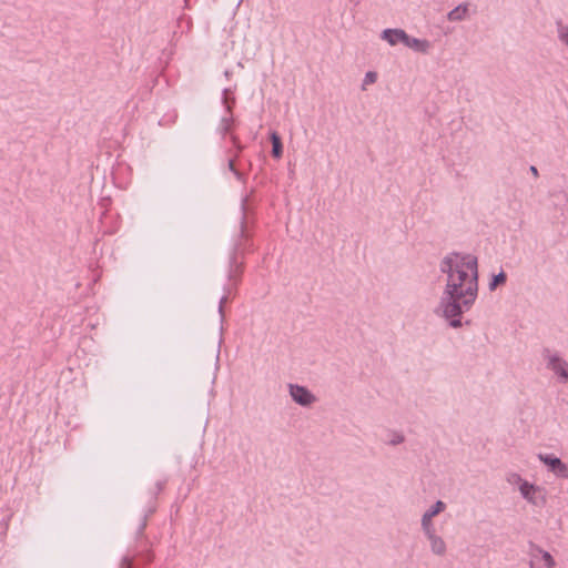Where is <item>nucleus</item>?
<instances>
[{"label": "nucleus", "mask_w": 568, "mask_h": 568, "mask_svg": "<svg viewBox=\"0 0 568 568\" xmlns=\"http://www.w3.org/2000/svg\"><path fill=\"white\" fill-rule=\"evenodd\" d=\"M382 38L390 45H395L397 42L407 41L408 34L402 29H386L383 31Z\"/></svg>", "instance_id": "7"}, {"label": "nucleus", "mask_w": 568, "mask_h": 568, "mask_svg": "<svg viewBox=\"0 0 568 568\" xmlns=\"http://www.w3.org/2000/svg\"><path fill=\"white\" fill-rule=\"evenodd\" d=\"M506 281V275L501 272L497 274L493 282L490 283V288L494 290L498 284L504 283Z\"/></svg>", "instance_id": "15"}, {"label": "nucleus", "mask_w": 568, "mask_h": 568, "mask_svg": "<svg viewBox=\"0 0 568 568\" xmlns=\"http://www.w3.org/2000/svg\"><path fill=\"white\" fill-rule=\"evenodd\" d=\"M290 394L302 406H310L315 400V396L303 386L290 385Z\"/></svg>", "instance_id": "4"}, {"label": "nucleus", "mask_w": 568, "mask_h": 568, "mask_svg": "<svg viewBox=\"0 0 568 568\" xmlns=\"http://www.w3.org/2000/svg\"><path fill=\"white\" fill-rule=\"evenodd\" d=\"M403 440V437L402 436H396V438H394L392 440V444H397V443H400Z\"/></svg>", "instance_id": "17"}, {"label": "nucleus", "mask_w": 568, "mask_h": 568, "mask_svg": "<svg viewBox=\"0 0 568 568\" xmlns=\"http://www.w3.org/2000/svg\"><path fill=\"white\" fill-rule=\"evenodd\" d=\"M547 367L558 375L561 381L568 383V363L559 356L547 352Z\"/></svg>", "instance_id": "3"}, {"label": "nucleus", "mask_w": 568, "mask_h": 568, "mask_svg": "<svg viewBox=\"0 0 568 568\" xmlns=\"http://www.w3.org/2000/svg\"><path fill=\"white\" fill-rule=\"evenodd\" d=\"M558 32L560 40L568 45V28L560 26Z\"/></svg>", "instance_id": "16"}, {"label": "nucleus", "mask_w": 568, "mask_h": 568, "mask_svg": "<svg viewBox=\"0 0 568 568\" xmlns=\"http://www.w3.org/2000/svg\"><path fill=\"white\" fill-rule=\"evenodd\" d=\"M272 141V154L274 158L280 159L282 156V143L278 134L276 132L271 133Z\"/></svg>", "instance_id": "11"}, {"label": "nucleus", "mask_w": 568, "mask_h": 568, "mask_svg": "<svg viewBox=\"0 0 568 568\" xmlns=\"http://www.w3.org/2000/svg\"><path fill=\"white\" fill-rule=\"evenodd\" d=\"M467 12L466 6H458L448 13V19L452 21L462 20Z\"/></svg>", "instance_id": "12"}, {"label": "nucleus", "mask_w": 568, "mask_h": 568, "mask_svg": "<svg viewBox=\"0 0 568 568\" xmlns=\"http://www.w3.org/2000/svg\"><path fill=\"white\" fill-rule=\"evenodd\" d=\"M519 493L534 507H544L547 503L546 489L532 483H523L519 487Z\"/></svg>", "instance_id": "2"}, {"label": "nucleus", "mask_w": 568, "mask_h": 568, "mask_svg": "<svg viewBox=\"0 0 568 568\" xmlns=\"http://www.w3.org/2000/svg\"><path fill=\"white\" fill-rule=\"evenodd\" d=\"M536 551L540 555L541 560V565L538 568H554L556 566V561L549 551L539 547L536 548Z\"/></svg>", "instance_id": "10"}, {"label": "nucleus", "mask_w": 568, "mask_h": 568, "mask_svg": "<svg viewBox=\"0 0 568 568\" xmlns=\"http://www.w3.org/2000/svg\"><path fill=\"white\" fill-rule=\"evenodd\" d=\"M508 481L519 488L523 483H527L528 480L521 478L518 474H513L508 477Z\"/></svg>", "instance_id": "13"}, {"label": "nucleus", "mask_w": 568, "mask_h": 568, "mask_svg": "<svg viewBox=\"0 0 568 568\" xmlns=\"http://www.w3.org/2000/svg\"><path fill=\"white\" fill-rule=\"evenodd\" d=\"M539 459L556 475L568 477V467L558 457L539 455Z\"/></svg>", "instance_id": "5"}, {"label": "nucleus", "mask_w": 568, "mask_h": 568, "mask_svg": "<svg viewBox=\"0 0 568 568\" xmlns=\"http://www.w3.org/2000/svg\"><path fill=\"white\" fill-rule=\"evenodd\" d=\"M447 274V283L442 297L443 314L452 318L450 325H462L458 317L474 303L478 291L477 257L470 254L450 253L440 265Z\"/></svg>", "instance_id": "1"}, {"label": "nucleus", "mask_w": 568, "mask_h": 568, "mask_svg": "<svg viewBox=\"0 0 568 568\" xmlns=\"http://www.w3.org/2000/svg\"><path fill=\"white\" fill-rule=\"evenodd\" d=\"M404 44L408 48H412L416 51L426 52L429 48V43L426 40H419L416 38H410L408 36V40L404 41Z\"/></svg>", "instance_id": "9"}, {"label": "nucleus", "mask_w": 568, "mask_h": 568, "mask_svg": "<svg viewBox=\"0 0 568 568\" xmlns=\"http://www.w3.org/2000/svg\"><path fill=\"white\" fill-rule=\"evenodd\" d=\"M377 79V74L373 71H369L365 74V78H364V83H363V88L365 89V87L367 84H372L376 81Z\"/></svg>", "instance_id": "14"}, {"label": "nucleus", "mask_w": 568, "mask_h": 568, "mask_svg": "<svg viewBox=\"0 0 568 568\" xmlns=\"http://www.w3.org/2000/svg\"><path fill=\"white\" fill-rule=\"evenodd\" d=\"M444 508H445V504L443 501L438 500L429 510H427L423 515V518H422L423 530L434 529L433 525H432V518L434 516H436L438 513H440L442 510H444Z\"/></svg>", "instance_id": "8"}, {"label": "nucleus", "mask_w": 568, "mask_h": 568, "mask_svg": "<svg viewBox=\"0 0 568 568\" xmlns=\"http://www.w3.org/2000/svg\"><path fill=\"white\" fill-rule=\"evenodd\" d=\"M530 172H531L535 176H537V175H538V171H537L536 166H530Z\"/></svg>", "instance_id": "18"}, {"label": "nucleus", "mask_w": 568, "mask_h": 568, "mask_svg": "<svg viewBox=\"0 0 568 568\" xmlns=\"http://www.w3.org/2000/svg\"><path fill=\"white\" fill-rule=\"evenodd\" d=\"M429 542L432 551L437 556H444L446 552V544L444 539L435 534L434 529L424 530Z\"/></svg>", "instance_id": "6"}]
</instances>
